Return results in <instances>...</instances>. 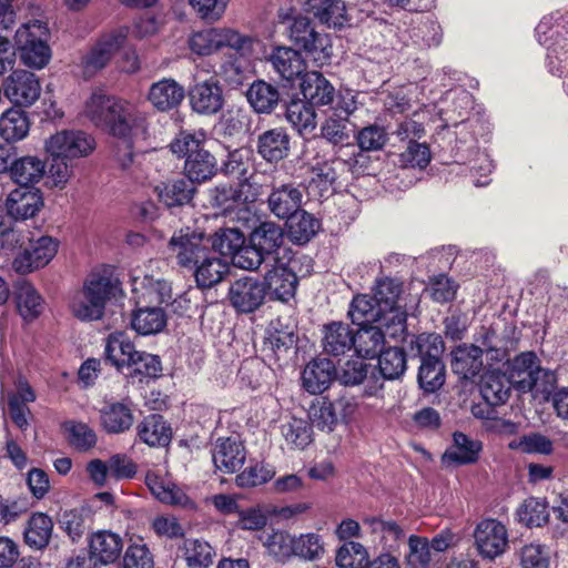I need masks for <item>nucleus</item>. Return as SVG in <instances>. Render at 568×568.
Returning <instances> with one entry per match:
<instances>
[{
  "label": "nucleus",
  "mask_w": 568,
  "mask_h": 568,
  "mask_svg": "<svg viewBox=\"0 0 568 568\" xmlns=\"http://www.w3.org/2000/svg\"><path fill=\"white\" fill-rule=\"evenodd\" d=\"M270 270L264 275L263 283L266 286V292L278 301H288L295 295L298 278L295 272L284 262L278 260L272 261Z\"/></svg>",
  "instance_id": "nucleus-13"
},
{
  "label": "nucleus",
  "mask_w": 568,
  "mask_h": 568,
  "mask_svg": "<svg viewBox=\"0 0 568 568\" xmlns=\"http://www.w3.org/2000/svg\"><path fill=\"white\" fill-rule=\"evenodd\" d=\"M302 190L293 183L273 186L267 196V207L270 212L280 220H288L296 214L302 210Z\"/></svg>",
  "instance_id": "nucleus-15"
},
{
  "label": "nucleus",
  "mask_w": 568,
  "mask_h": 568,
  "mask_svg": "<svg viewBox=\"0 0 568 568\" xmlns=\"http://www.w3.org/2000/svg\"><path fill=\"white\" fill-rule=\"evenodd\" d=\"M189 97L192 110L202 115L216 114L224 105L223 90L212 80L195 83Z\"/></svg>",
  "instance_id": "nucleus-18"
},
{
  "label": "nucleus",
  "mask_w": 568,
  "mask_h": 568,
  "mask_svg": "<svg viewBox=\"0 0 568 568\" xmlns=\"http://www.w3.org/2000/svg\"><path fill=\"white\" fill-rule=\"evenodd\" d=\"M145 485L151 494L161 503L184 506L189 501V497L181 488L155 471L150 470L146 473Z\"/></svg>",
  "instance_id": "nucleus-35"
},
{
  "label": "nucleus",
  "mask_w": 568,
  "mask_h": 568,
  "mask_svg": "<svg viewBox=\"0 0 568 568\" xmlns=\"http://www.w3.org/2000/svg\"><path fill=\"white\" fill-rule=\"evenodd\" d=\"M507 376L514 384V388L520 393L535 392L536 395H544L546 399H549L556 382L552 372L540 367L539 358L534 352L516 355L510 361Z\"/></svg>",
  "instance_id": "nucleus-3"
},
{
  "label": "nucleus",
  "mask_w": 568,
  "mask_h": 568,
  "mask_svg": "<svg viewBox=\"0 0 568 568\" xmlns=\"http://www.w3.org/2000/svg\"><path fill=\"white\" fill-rule=\"evenodd\" d=\"M288 239L297 245L307 244L320 231L321 222L313 214L300 210L286 220Z\"/></svg>",
  "instance_id": "nucleus-36"
},
{
  "label": "nucleus",
  "mask_w": 568,
  "mask_h": 568,
  "mask_svg": "<svg viewBox=\"0 0 568 568\" xmlns=\"http://www.w3.org/2000/svg\"><path fill=\"white\" fill-rule=\"evenodd\" d=\"M125 369L126 376L133 382L143 383L158 378L162 372V364L158 355L138 351L133 357L131 356V362Z\"/></svg>",
  "instance_id": "nucleus-45"
},
{
  "label": "nucleus",
  "mask_w": 568,
  "mask_h": 568,
  "mask_svg": "<svg viewBox=\"0 0 568 568\" xmlns=\"http://www.w3.org/2000/svg\"><path fill=\"white\" fill-rule=\"evenodd\" d=\"M195 192L194 183L187 178L161 182L154 186L159 201L170 209L189 204Z\"/></svg>",
  "instance_id": "nucleus-30"
},
{
  "label": "nucleus",
  "mask_w": 568,
  "mask_h": 568,
  "mask_svg": "<svg viewBox=\"0 0 568 568\" xmlns=\"http://www.w3.org/2000/svg\"><path fill=\"white\" fill-rule=\"evenodd\" d=\"M52 531V519L44 513H34L23 531L24 542L33 549H44L50 542Z\"/></svg>",
  "instance_id": "nucleus-39"
},
{
  "label": "nucleus",
  "mask_w": 568,
  "mask_h": 568,
  "mask_svg": "<svg viewBox=\"0 0 568 568\" xmlns=\"http://www.w3.org/2000/svg\"><path fill=\"white\" fill-rule=\"evenodd\" d=\"M138 351L129 336L121 331L110 334L105 342V361L123 372Z\"/></svg>",
  "instance_id": "nucleus-32"
},
{
  "label": "nucleus",
  "mask_w": 568,
  "mask_h": 568,
  "mask_svg": "<svg viewBox=\"0 0 568 568\" xmlns=\"http://www.w3.org/2000/svg\"><path fill=\"white\" fill-rule=\"evenodd\" d=\"M382 312L383 310L374 295L361 294L351 302L348 316L352 323L357 326L373 325L381 318Z\"/></svg>",
  "instance_id": "nucleus-48"
},
{
  "label": "nucleus",
  "mask_w": 568,
  "mask_h": 568,
  "mask_svg": "<svg viewBox=\"0 0 568 568\" xmlns=\"http://www.w3.org/2000/svg\"><path fill=\"white\" fill-rule=\"evenodd\" d=\"M87 118L99 129L114 138L112 156L122 170L134 162L135 143L150 138V116L134 103L94 92L85 102Z\"/></svg>",
  "instance_id": "nucleus-1"
},
{
  "label": "nucleus",
  "mask_w": 568,
  "mask_h": 568,
  "mask_svg": "<svg viewBox=\"0 0 568 568\" xmlns=\"http://www.w3.org/2000/svg\"><path fill=\"white\" fill-rule=\"evenodd\" d=\"M95 149V139L81 130H63L51 135L45 142L50 155L77 159L90 155Z\"/></svg>",
  "instance_id": "nucleus-7"
},
{
  "label": "nucleus",
  "mask_w": 568,
  "mask_h": 568,
  "mask_svg": "<svg viewBox=\"0 0 568 568\" xmlns=\"http://www.w3.org/2000/svg\"><path fill=\"white\" fill-rule=\"evenodd\" d=\"M483 449L480 440L474 439L462 432L453 434V444L445 450L442 457L446 465H470L479 459Z\"/></svg>",
  "instance_id": "nucleus-26"
},
{
  "label": "nucleus",
  "mask_w": 568,
  "mask_h": 568,
  "mask_svg": "<svg viewBox=\"0 0 568 568\" xmlns=\"http://www.w3.org/2000/svg\"><path fill=\"white\" fill-rule=\"evenodd\" d=\"M306 101H293L286 106V120L298 132H311L316 126V114Z\"/></svg>",
  "instance_id": "nucleus-61"
},
{
  "label": "nucleus",
  "mask_w": 568,
  "mask_h": 568,
  "mask_svg": "<svg viewBox=\"0 0 568 568\" xmlns=\"http://www.w3.org/2000/svg\"><path fill=\"white\" fill-rule=\"evenodd\" d=\"M483 348L474 344H460L452 351L450 366L462 379H473L483 368Z\"/></svg>",
  "instance_id": "nucleus-29"
},
{
  "label": "nucleus",
  "mask_w": 568,
  "mask_h": 568,
  "mask_svg": "<svg viewBox=\"0 0 568 568\" xmlns=\"http://www.w3.org/2000/svg\"><path fill=\"white\" fill-rule=\"evenodd\" d=\"M120 282L111 275L92 273L84 282L82 295H90L105 308L106 302L115 296Z\"/></svg>",
  "instance_id": "nucleus-50"
},
{
  "label": "nucleus",
  "mask_w": 568,
  "mask_h": 568,
  "mask_svg": "<svg viewBox=\"0 0 568 568\" xmlns=\"http://www.w3.org/2000/svg\"><path fill=\"white\" fill-rule=\"evenodd\" d=\"M261 540L267 554L278 562H286L294 557V536L284 530L265 532Z\"/></svg>",
  "instance_id": "nucleus-51"
},
{
  "label": "nucleus",
  "mask_w": 568,
  "mask_h": 568,
  "mask_svg": "<svg viewBox=\"0 0 568 568\" xmlns=\"http://www.w3.org/2000/svg\"><path fill=\"white\" fill-rule=\"evenodd\" d=\"M379 373L385 379H399L407 369L406 352L402 347H388L378 355Z\"/></svg>",
  "instance_id": "nucleus-53"
},
{
  "label": "nucleus",
  "mask_w": 568,
  "mask_h": 568,
  "mask_svg": "<svg viewBox=\"0 0 568 568\" xmlns=\"http://www.w3.org/2000/svg\"><path fill=\"white\" fill-rule=\"evenodd\" d=\"M58 242L51 236H40L30 241L29 247L20 252L12 262V268L19 274H28L44 267L57 254Z\"/></svg>",
  "instance_id": "nucleus-9"
},
{
  "label": "nucleus",
  "mask_w": 568,
  "mask_h": 568,
  "mask_svg": "<svg viewBox=\"0 0 568 568\" xmlns=\"http://www.w3.org/2000/svg\"><path fill=\"white\" fill-rule=\"evenodd\" d=\"M58 524L72 542H78L91 528L92 516L84 507L67 509L59 514Z\"/></svg>",
  "instance_id": "nucleus-38"
},
{
  "label": "nucleus",
  "mask_w": 568,
  "mask_h": 568,
  "mask_svg": "<svg viewBox=\"0 0 568 568\" xmlns=\"http://www.w3.org/2000/svg\"><path fill=\"white\" fill-rule=\"evenodd\" d=\"M43 204L40 190L20 186L9 193L6 210L14 221H24L36 216Z\"/></svg>",
  "instance_id": "nucleus-17"
},
{
  "label": "nucleus",
  "mask_w": 568,
  "mask_h": 568,
  "mask_svg": "<svg viewBox=\"0 0 568 568\" xmlns=\"http://www.w3.org/2000/svg\"><path fill=\"white\" fill-rule=\"evenodd\" d=\"M336 376L335 364L326 357L313 358L301 373L302 387L312 395L328 389Z\"/></svg>",
  "instance_id": "nucleus-16"
},
{
  "label": "nucleus",
  "mask_w": 568,
  "mask_h": 568,
  "mask_svg": "<svg viewBox=\"0 0 568 568\" xmlns=\"http://www.w3.org/2000/svg\"><path fill=\"white\" fill-rule=\"evenodd\" d=\"M210 235L212 247L220 254V256H231L241 248L242 244L246 242L244 234L239 229L224 227Z\"/></svg>",
  "instance_id": "nucleus-58"
},
{
  "label": "nucleus",
  "mask_w": 568,
  "mask_h": 568,
  "mask_svg": "<svg viewBox=\"0 0 568 568\" xmlns=\"http://www.w3.org/2000/svg\"><path fill=\"white\" fill-rule=\"evenodd\" d=\"M517 515L527 527H541L549 519L548 505L545 499L529 497L520 505Z\"/></svg>",
  "instance_id": "nucleus-59"
},
{
  "label": "nucleus",
  "mask_w": 568,
  "mask_h": 568,
  "mask_svg": "<svg viewBox=\"0 0 568 568\" xmlns=\"http://www.w3.org/2000/svg\"><path fill=\"white\" fill-rule=\"evenodd\" d=\"M166 322L164 310L156 306L140 307L131 317V326L140 335L158 334L164 329Z\"/></svg>",
  "instance_id": "nucleus-42"
},
{
  "label": "nucleus",
  "mask_w": 568,
  "mask_h": 568,
  "mask_svg": "<svg viewBox=\"0 0 568 568\" xmlns=\"http://www.w3.org/2000/svg\"><path fill=\"white\" fill-rule=\"evenodd\" d=\"M184 88L174 79L164 78L154 82L148 93V100L160 112L176 109L184 100Z\"/></svg>",
  "instance_id": "nucleus-27"
},
{
  "label": "nucleus",
  "mask_w": 568,
  "mask_h": 568,
  "mask_svg": "<svg viewBox=\"0 0 568 568\" xmlns=\"http://www.w3.org/2000/svg\"><path fill=\"white\" fill-rule=\"evenodd\" d=\"M373 292L382 310L402 307L398 302L403 293V281L399 278L389 276L377 277Z\"/></svg>",
  "instance_id": "nucleus-54"
},
{
  "label": "nucleus",
  "mask_w": 568,
  "mask_h": 568,
  "mask_svg": "<svg viewBox=\"0 0 568 568\" xmlns=\"http://www.w3.org/2000/svg\"><path fill=\"white\" fill-rule=\"evenodd\" d=\"M405 342L407 343L410 355L418 357L420 362L442 356L445 351L443 337L436 333L412 335L409 341L405 339Z\"/></svg>",
  "instance_id": "nucleus-47"
},
{
  "label": "nucleus",
  "mask_w": 568,
  "mask_h": 568,
  "mask_svg": "<svg viewBox=\"0 0 568 568\" xmlns=\"http://www.w3.org/2000/svg\"><path fill=\"white\" fill-rule=\"evenodd\" d=\"M47 172V164L34 155L14 159L11 168V180L22 187H29L40 182Z\"/></svg>",
  "instance_id": "nucleus-33"
},
{
  "label": "nucleus",
  "mask_w": 568,
  "mask_h": 568,
  "mask_svg": "<svg viewBox=\"0 0 568 568\" xmlns=\"http://www.w3.org/2000/svg\"><path fill=\"white\" fill-rule=\"evenodd\" d=\"M138 437L149 446H166L172 438L170 425L159 414H151L136 426Z\"/></svg>",
  "instance_id": "nucleus-34"
},
{
  "label": "nucleus",
  "mask_w": 568,
  "mask_h": 568,
  "mask_svg": "<svg viewBox=\"0 0 568 568\" xmlns=\"http://www.w3.org/2000/svg\"><path fill=\"white\" fill-rule=\"evenodd\" d=\"M301 92L312 106L332 104L335 99V89L332 83L317 71L305 72L302 77Z\"/></svg>",
  "instance_id": "nucleus-28"
},
{
  "label": "nucleus",
  "mask_w": 568,
  "mask_h": 568,
  "mask_svg": "<svg viewBox=\"0 0 568 568\" xmlns=\"http://www.w3.org/2000/svg\"><path fill=\"white\" fill-rule=\"evenodd\" d=\"M280 432L290 449H305L313 442V425L308 418L290 416L280 425Z\"/></svg>",
  "instance_id": "nucleus-31"
},
{
  "label": "nucleus",
  "mask_w": 568,
  "mask_h": 568,
  "mask_svg": "<svg viewBox=\"0 0 568 568\" xmlns=\"http://www.w3.org/2000/svg\"><path fill=\"white\" fill-rule=\"evenodd\" d=\"M180 550L189 568H209L215 557L214 548L207 541L197 538L184 539Z\"/></svg>",
  "instance_id": "nucleus-49"
},
{
  "label": "nucleus",
  "mask_w": 568,
  "mask_h": 568,
  "mask_svg": "<svg viewBox=\"0 0 568 568\" xmlns=\"http://www.w3.org/2000/svg\"><path fill=\"white\" fill-rule=\"evenodd\" d=\"M37 396L27 381L20 379L17 384V390L8 393V414L12 423L21 430H26L32 417L28 404L33 403Z\"/></svg>",
  "instance_id": "nucleus-25"
},
{
  "label": "nucleus",
  "mask_w": 568,
  "mask_h": 568,
  "mask_svg": "<svg viewBox=\"0 0 568 568\" xmlns=\"http://www.w3.org/2000/svg\"><path fill=\"white\" fill-rule=\"evenodd\" d=\"M322 346L326 355L338 357L354 351V329L346 323L332 322L323 326Z\"/></svg>",
  "instance_id": "nucleus-21"
},
{
  "label": "nucleus",
  "mask_w": 568,
  "mask_h": 568,
  "mask_svg": "<svg viewBox=\"0 0 568 568\" xmlns=\"http://www.w3.org/2000/svg\"><path fill=\"white\" fill-rule=\"evenodd\" d=\"M169 250L180 266L192 270L202 258L214 250L210 235L191 227L175 231L169 241Z\"/></svg>",
  "instance_id": "nucleus-5"
},
{
  "label": "nucleus",
  "mask_w": 568,
  "mask_h": 568,
  "mask_svg": "<svg viewBox=\"0 0 568 568\" xmlns=\"http://www.w3.org/2000/svg\"><path fill=\"white\" fill-rule=\"evenodd\" d=\"M64 429L69 444L79 452H88L97 445V434L85 423L69 420L64 424Z\"/></svg>",
  "instance_id": "nucleus-63"
},
{
  "label": "nucleus",
  "mask_w": 568,
  "mask_h": 568,
  "mask_svg": "<svg viewBox=\"0 0 568 568\" xmlns=\"http://www.w3.org/2000/svg\"><path fill=\"white\" fill-rule=\"evenodd\" d=\"M354 352L362 358H374L381 354L385 344V334L376 325H362L354 331Z\"/></svg>",
  "instance_id": "nucleus-37"
},
{
  "label": "nucleus",
  "mask_w": 568,
  "mask_h": 568,
  "mask_svg": "<svg viewBox=\"0 0 568 568\" xmlns=\"http://www.w3.org/2000/svg\"><path fill=\"white\" fill-rule=\"evenodd\" d=\"M184 174L193 183L211 180L219 171L217 160L206 149L199 151L189 161H184Z\"/></svg>",
  "instance_id": "nucleus-44"
},
{
  "label": "nucleus",
  "mask_w": 568,
  "mask_h": 568,
  "mask_svg": "<svg viewBox=\"0 0 568 568\" xmlns=\"http://www.w3.org/2000/svg\"><path fill=\"white\" fill-rule=\"evenodd\" d=\"M367 559V550L362 544L348 541L338 548L335 561L339 568H365Z\"/></svg>",
  "instance_id": "nucleus-64"
},
{
  "label": "nucleus",
  "mask_w": 568,
  "mask_h": 568,
  "mask_svg": "<svg viewBox=\"0 0 568 568\" xmlns=\"http://www.w3.org/2000/svg\"><path fill=\"white\" fill-rule=\"evenodd\" d=\"M253 159V150L241 146L229 151L226 159L221 165V171L227 176H234L241 182L248 180V170Z\"/></svg>",
  "instance_id": "nucleus-56"
},
{
  "label": "nucleus",
  "mask_w": 568,
  "mask_h": 568,
  "mask_svg": "<svg viewBox=\"0 0 568 568\" xmlns=\"http://www.w3.org/2000/svg\"><path fill=\"white\" fill-rule=\"evenodd\" d=\"M513 387L514 384L506 374L490 372L481 382L480 393L487 404L499 406L508 400Z\"/></svg>",
  "instance_id": "nucleus-40"
},
{
  "label": "nucleus",
  "mask_w": 568,
  "mask_h": 568,
  "mask_svg": "<svg viewBox=\"0 0 568 568\" xmlns=\"http://www.w3.org/2000/svg\"><path fill=\"white\" fill-rule=\"evenodd\" d=\"M101 428L109 435L124 434L131 429L134 415L128 402L106 403L99 410Z\"/></svg>",
  "instance_id": "nucleus-19"
},
{
  "label": "nucleus",
  "mask_w": 568,
  "mask_h": 568,
  "mask_svg": "<svg viewBox=\"0 0 568 568\" xmlns=\"http://www.w3.org/2000/svg\"><path fill=\"white\" fill-rule=\"evenodd\" d=\"M246 98L255 112L265 114L273 112L281 101L278 90L263 80L254 81L251 84Z\"/></svg>",
  "instance_id": "nucleus-43"
},
{
  "label": "nucleus",
  "mask_w": 568,
  "mask_h": 568,
  "mask_svg": "<svg viewBox=\"0 0 568 568\" xmlns=\"http://www.w3.org/2000/svg\"><path fill=\"white\" fill-rule=\"evenodd\" d=\"M19 314L27 322L36 320L43 311V300L34 286L27 282H18L14 292Z\"/></svg>",
  "instance_id": "nucleus-41"
},
{
  "label": "nucleus",
  "mask_w": 568,
  "mask_h": 568,
  "mask_svg": "<svg viewBox=\"0 0 568 568\" xmlns=\"http://www.w3.org/2000/svg\"><path fill=\"white\" fill-rule=\"evenodd\" d=\"M246 459V449L241 440L234 437H220L212 448V460L216 469L233 474L242 468Z\"/></svg>",
  "instance_id": "nucleus-14"
},
{
  "label": "nucleus",
  "mask_w": 568,
  "mask_h": 568,
  "mask_svg": "<svg viewBox=\"0 0 568 568\" xmlns=\"http://www.w3.org/2000/svg\"><path fill=\"white\" fill-rule=\"evenodd\" d=\"M196 286L212 288L229 275L230 265L215 250L202 258L192 270Z\"/></svg>",
  "instance_id": "nucleus-20"
},
{
  "label": "nucleus",
  "mask_w": 568,
  "mask_h": 568,
  "mask_svg": "<svg viewBox=\"0 0 568 568\" xmlns=\"http://www.w3.org/2000/svg\"><path fill=\"white\" fill-rule=\"evenodd\" d=\"M29 130V118L21 109L11 108L0 116V136L9 143L23 140Z\"/></svg>",
  "instance_id": "nucleus-46"
},
{
  "label": "nucleus",
  "mask_w": 568,
  "mask_h": 568,
  "mask_svg": "<svg viewBox=\"0 0 568 568\" xmlns=\"http://www.w3.org/2000/svg\"><path fill=\"white\" fill-rule=\"evenodd\" d=\"M16 45L20 53L23 64L42 69L51 58V49L47 43L48 28L40 21L23 24L14 36Z\"/></svg>",
  "instance_id": "nucleus-4"
},
{
  "label": "nucleus",
  "mask_w": 568,
  "mask_h": 568,
  "mask_svg": "<svg viewBox=\"0 0 568 568\" xmlns=\"http://www.w3.org/2000/svg\"><path fill=\"white\" fill-rule=\"evenodd\" d=\"M266 295L265 284L252 276H244L234 281L227 293L231 305L237 312L245 314L260 308L264 304Z\"/></svg>",
  "instance_id": "nucleus-8"
},
{
  "label": "nucleus",
  "mask_w": 568,
  "mask_h": 568,
  "mask_svg": "<svg viewBox=\"0 0 568 568\" xmlns=\"http://www.w3.org/2000/svg\"><path fill=\"white\" fill-rule=\"evenodd\" d=\"M255 151L267 164L276 165L290 155L291 136L282 126L265 130L256 136Z\"/></svg>",
  "instance_id": "nucleus-11"
},
{
  "label": "nucleus",
  "mask_w": 568,
  "mask_h": 568,
  "mask_svg": "<svg viewBox=\"0 0 568 568\" xmlns=\"http://www.w3.org/2000/svg\"><path fill=\"white\" fill-rule=\"evenodd\" d=\"M41 87L34 73L26 70L13 71L4 83L6 97L19 106H30L40 97Z\"/></svg>",
  "instance_id": "nucleus-12"
},
{
  "label": "nucleus",
  "mask_w": 568,
  "mask_h": 568,
  "mask_svg": "<svg viewBox=\"0 0 568 568\" xmlns=\"http://www.w3.org/2000/svg\"><path fill=\"white\" fill-rule=\"evenodd\" d=\"M473 537L478 555L486 560L496 559L508 548L507 528L494 518L480 520L474 529Z\"/></svg>",
  "instance_id": "nucleus-6"
},
{
  "label": "nucleus",
  "mask_w": 568,
  "mask_h": 568,
  "mask_svg": "<svg viewBox=\"0 0 568 568\" xmlns=\"http://www.w3.org/2000/svg\"><path fill=\"white\" fill-rule=\"evenodd\" d=\"M125 39L126 34L122 30L101 37L81 59L83 75L91 78L105 68L114 53L123 45Z\"/></svg>",
  "instance_id": "nucleus-10"
},
{
  "label": "nucleus",
  "mask_w": 568,
  "mask_h": 568,
  "mask_svg": "<svg viewBox=\"0 0 568 568\" xmlns=\"http://www.w3.org/2000/svg\"><path fill=\"white\" fill-rule=\"evenodd\" d=\"M284 230L273 221L260 222L248 235L250 243H254L271 261L280 258L278 251L284 244Z\"/></svg>",
  "instance_id": "nucleus-24"
},
{
  "label": "nucleus",
  "mask_w": 568,
  "mask_h": 568,
  "mask_svg": "<svg viewBox=\"0 0 568 568\" xmlns=\"http://www.w3.org/2000/svg\"><path fill=\"white\" fill-rule=\"evenodd\" d=\"M417 379L420 388L427 393L439 389L445 382V365L442 356L420 362Z\"/></svg>",
  "instance_id": "nucleus-57"
},
{
  "label": "nucleus",
  "mask_w": 568,
  "mask_h": 568,
  "mask_svg": "<svg viewBox=\"0 0 568 568\" xmlns=\"http://www.w3.org/2000/svg\"><path fill=\"white\" fill-rule=\"evenodd\" d=\"M267 60L277 75L287 82L305 73V61L301 52L292 47L274 48Z\"/></svg>",
  "instance_id": "nucleus-23"
},
{
  "label": "nucleus",
  "mask_w": 568,
  "mask_h": 568,
  "mask_svg": "<svg viewBox=\"0 0 568 568\" xmlns=\"http://www.w3.org/2000/svg\"><path fill=\"white\" fill-rule=\"evenodd\" d=\"M383 329L385 337L397 339L404 338L407 331V312L404 307H396L392 310H383L381 318L376 321Z\"/></svg>",
  "instance_id": "nucleus-62"
},
{
  "label": "nucleus",
  "mask_w": 568,
  "mask_h": 568,
  "mask_svg": "<svg viewBox=\"0 0 568 568\" xmlns=\"http://www.w3.org/2000/svg\"><path fill=\"white\" fill-rule=\"evenodd\" d=\"M284 22L287 37L298 52H304L318 67L329 63L333 44L327 33L317 31L313 21L303 16L287 18Z\"/></svg>",
  "instance_id": "nucleus-2"
},
{
  "label": "nucleus",
  "mask_w": 568,
  "mask_h": 568,
  "mask_svg": "<svg viewBox=\"0 0 568 568\" xmlns=\"http://www.w3.org/2000/svg\"><path fill=\"white\" fill-rule=\"evenodd\" d=\"M169 148L174 155L189 161L199 151L205 149L204 134L180 131L170 142Z\"/></svg>",
  "instance_id": "nucleus-60"
},
{
  "label": "nucleus",
  "mask_w": 568,
  "mask_h": 568,
  "mask_svg": "<svg viewBox=\"0 0 568 568\" xmlns=\"http://www.w3.org/2000/svg\"><path fill=\"white\" fill-rule=\"evenodd\" d=\"M305 10L313 13L322 22L341 27L345 20V7L339 0H305Z\"/></svg>",
  "instance_id": "nucleus-52"
},
{
  "label": "nucleus",
  "mask_w": 568,
  "mask_h": 568,
  "mask_svg": "<svg viewBox=\"0 0 568 568\" xmlns=\"http://www.w3.org/2000/svg\"><path fill=\"white\" fill-rule=\"evenodd\" d=\"M89 559L101 565L115 562L123 550V540L120 535L110 530H99L90 537Z\"/></svg>",
  "instance_id": "nucleus-22"
},
{
  "label": "nucleus",
  "mask_w": 568,
  "mask_h": 568,
  "mask_svg": "<svg viewBox=\"0 0 568 568\" xmlns=\"http://www.w3.org/2000/svg\"><path fill=\"white\" fill-rule=\"evenodd\" d=\"M297 336L293 329L283 328L280 322H272L267 329V336L264 341L265 348H268L273 355L280 359L282 355L287 354L297 343Z\"/></svg>",
  "instance_id": "nucleus-55"
}]
</instances>
